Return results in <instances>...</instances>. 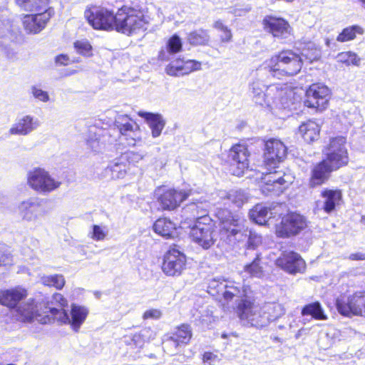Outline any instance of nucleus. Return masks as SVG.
<instances>
[{
    "label": "nucleus",
    "instance_id": "f257e3e1",
    "mask_svg": "<svg viewBox=\"0 0 365 365\" xmlns=\"http://www.w3.org/2000/svg\"><path fill=\"white\" fill-rule=\"evenodd\" d=\"M303 58L292 50H284L266 60L257 70L269 76L280 78L282 76H293L300 71Z\"/></svg>",
    "mask_w": 365,
    "mask_h": 365
},
{
    "label": "nucleus",
    "instance_id": "f03ea898",
    "mask_svg": "<svg viewBox=\"0 0 365 365\" xmlns=\"http://www.w3.org/2000/svg\"><path fill=\"white\" fill-rule=\"evenodd\" d=\"M148 23L143 11L138 6H123L115 14L114 29L129 36L140 30H145Z\"/></svg>",
    "mask_w": 365,
    "mask_h": 365
},
{
    "label": "nucleus",
    "instance_id": "7ed1b4c3",
    "mask_svg": "<svg viewBox=\"0 0 365 365\" xmlns=\"http://www.w3.org/2000/svg\"><path fill=\"white\" fill-rule=\"evenodd\" d=\"M237 313L244 324L251 327L262 328L269 324L262 307L255 303L253 297L240 300L237 306Z\"/></svg>",
    "mask_w": 365,
    "mask_h": 365
},
{
    "label": "nucleus",
    "instance_id": "20e7f679",
    "mask_svg": "<svg viewBox=\"0 0 365 365\" xmlns=\"http://www.w3.org/2000/svg\"><path fill=\"white\" fill-rule=\"evenodd\" d=\"M27 184L40 194H48L60 187L62 182L41 168H34L27 173Z\"/></svg>",
    "mask_w": 365,
    "mask_h": 365
},
{
    "label": "nucleus",
    "instance_id": "39448f33",
    "mask_svg": "<svg viewBox=\"0 0 365 365\" xmlns=\"http://www.w3.org/2000/svg\"><path fill=\"white\" fill-rule=\"evenodd\" d=\"M114 125L120 133V141L129 147L142 144V131L139 125L128 115H118Z\"/></svg>",
    "mask_w": 365,
    "mask_h": 365
},
{
    "label": "nucleus",
    "instance_id": "423d86ee",
    "mask_svg": "<svg viewBox=\"0 0 365 365\" xmlns=\"http://www.w3.org/2000/svg\"><path fill=\"white\" fill-rule=\"evenodd\" d=\"M50 312L53 317V322L56 321L60 324H68L72 329L77 331L85 322L88 310L85 307L73 304L71 309V317L66 311H62L56 307H51Z\"/></svg>",
    "mask_w": 365,
    "mask_h": 365
},
{
    "label": "nucleus",
    "instance_id": "0eeeda50",
    "mask_svg": "<svg viewBox=\"0 0 365 365\" xmlns=\"http://www.w3.org/2000/svg\"><path fill=\"white\" fill-rule=\"evenodd\" d=\"M345 145L346 138L340 136L332 138L326 149V158L324 160H327V163L334 170L348 163L349 157Z\"/></svg>",
    "mask_w": 365,
    "mask_h": 365
},
{
    "label": "nucleus",
    "instance_id": "6e6552de",
    "mask_svg": "<svg viewBox=\"0 0 365 365\" xmlns=\"http://www.w3.org/2000/svg\"><path fill=\"white\" fill-rule=\"evenodd\" d=\"M339 313L344 317L365 316V292H356L347 298L337 299Z\"/></svg>",
    "mask_w": 365,
    "mask_h": 365
},
{
    "label": "nucleus",
    "instance_id": "1a4fd4ad",
    "mask_svg": "<svg viewBox=\"0 0 365 365\" xmlns=\"http://www.w3.org/2000/svg\"><path fill=\"white\" fill-rule=\"evenodd\" d=\"M269 173H262V180L264 185L262 186V192L268 195H279L282 193L290 183L289 177L286 175L282 171L274 170L272 172L273 168L267 167Z\"/></svg>",
    "mask_w": 365,
    "mask_h": 365
},
{
    "label": "nucleus",
    "instance_id": "9d476101",
    "mask_svg": "<svg viewBox=\"0 0 365 365\" xmlns=\"http://www.w3.org/2000/svg\"><path fill=\"white\" fill-rule=\"evenodd\" d=\"M186 267V256L176 247H170L165 254L162 270L169 277H178Z\"/></svg>",
    "mask_w": 365,
    "mask_h": 365
},
{
    "label": "nucleus",
    "instance_id": "9b49d317",
    "mask_svg": "<svg viewBox=\"0 0 365 365\" xmlns=\"http://www.w3.org/2000/svg\"><path fill=\"white\" fill-rule=\"evenodd\" d=\"M307 226L305 217L296 212L284 215L277 226L276 233L279 237H289L298 235Z\"/></svg>",
    "mask_w": 365,
    "mask_h": 365
},
{
    "label": "nucleus",
    "instance_id": "f8f14e48",
    "mask_svg": "<svg viewBox=\"0 0 365 365\" xmlns=\"http://www.w3.org/2000/svg\"><path fill=\"white\" fill-rule=\"evenodd\" d=\"M213 225L209 217H203L191 227L192 240L204 249L210 248L215 242Z\"/></svg>",
    "mask_w": 365,
    "mask_h": 365
},
{
    "label": "nucleus",
    "instance_id": "ddd939ff",
    "mask_svg": "<svg viewBox=\"0 0 365 365\" xmlns=\"http://www.w3.org/2000/svg\"><path fill=\"white\" fill-rule=\"evenodd\" d=\"M84 16L95 29L110 30L115 27V15L106 9L90 8L85 11Z\"/></svg>",
    "mask_w": 365,
    "mask_h": 365
},
{
    "label": "nucleus",
    "instance_id": "4468645a",
    "mask_svg": "<svg viewBox=\"0 0 365 365\" xmlns=\"http://www.w3.org/2000/svg\"><path fill=\"white\" fill-rule=\"evenodd\" d=\"M329 94L330 91L327 86L320 83L312 84L306 91L304 105L308 108L323 110L327 107Z\"/></svg>",
    "mask_w": 365,
    "mask_h": 365
},
{
    "label": "nucleus",
    "instance_id": "2eb2a0df",
    "mask_svg": "<svg viewBox=\"0 0 365 365\" xmlns=\"http://www.w3.org/2000/svg\"><path fill=\"white\" fill-rule=\"evenodd\" d=\"M287 148L278 139H269L265 143L264 162L266 167L275 168L277 165L285 158Z\"/></svg>",
    "mask_w": 365,
    "mask_h": 365
},
{
    "label": "nucleus",
    "instance_id": "dca6fc26",
    "mask_svg": "<svg viewBox=\"0 0 365 365\" xmlns=\"http://www.w3.org/2000/svg\"><path fill=\"white\" fill-rule=\"evenodd\" d=\"M276 265L292 274L302 272L305 269V262L294 251H284L275 261Z\"/></svg>",
    "mask_w": 365,
    "mask_h": 365
},
{
    "label": "nucleus",
    "instance_id": "f3484780",
    "mask_svg": "<svg viewBox=\"0 0 365 365\" xmlns=\"http://www.w3.org/2000/svg\"><path fill=\"white\" fill-rule=\"evenodd\" d=\"M220 221L221 231L227 237H235L241 231L242 219L227 209H219L216 214Z\"/></svg>",
    "mask_w": 365,
    "mask_h": 365
},
{
    "label": "nucleus",
    "instance_id": "a211bd4d",
    "mask_svg": "<svg viewBox=\"0 0 365 365\" xmlns=\"http://www.w3.org/2000/svg\"><path fill=\"white\" fill-rule=\"evenodd\" d=\"M87 148L94 153H100L107 144H112L115 138L112 137L110 130L91 128L86 138Z\"/></svg>",
    "mask_w": 365,
    "mask_h": 365
},
{
    "label": "nucleus",
    "instance_id": "6ab92c4d",
    "mask_svg": "<svg viewBox=\"0 0 365 365\" xmlns=\"http://www.w3.org/2000/svg\"><path fill=\"white\" fill-rule=\"evenodd\" d=\"M192 195V189H170L159 197L158 201L163 210H173L179 207L182 202Z\"/></svg>",
    "mask_w": 365,
    "mask_h": 365
},
{
    "label": "nucleus",
    "instance_id": "aec40b11",
    "mask_svg": "<svg viewBox=\"0 0 365 365\" xmlns=\"http://www.w3.org/2000/svg\"><path fill=\"white\" fill-rule=\"evenodd\" d=\"M248 152L245 145H235L230 150V170L234 175L241 176L248 170Z\"/></svg>",
    "mask_w": 365,
    "mask_h": 365
},
{
    "label": "nucleus",
    "instance_id": "412c9836",
    "mask_svg": "<svg viewBox=\"0 0 365 365\" xmlns=\"http://www.w3.org/2000/svg\"><path fill=\"white\" fill-rule=\"evenodd\" d=\"M18 212L22 220L27 222L36 221L43 214L41 200L31 197L23 200L18 205Z\"/></svg>",
    "mask_w": 365,
    "mask_h": 365
},
{
    "label": "nucleus",
    "instance_id": "4be33fe9",
    "mask_svg": "<svg viewBox=\"0 0 365 365\" xmlns=\"http://www.w3.org/2000/svg\"><path fill=\"white\" fill-rule=\"evenodd\" d=\"M41 125L38 118L31 115H23L16 118L9 130L11 135H27L37 130Z\"/></svg>",
    "mask_w": 365,
    "mask_h": 365
},
{
    "label": "nucleus",
    "instance_id": "5701e85b",
    "mask_svg": "<svg viewBox=\"0 0 365 365\" xmlns=\"http://www.w3.org/2000/svg\"><path fill=\"white\" fill-rule=\"evenodd\" d=\"M16 312L24 321H37L41 324L51 322V318L48 314L42 315L38 312L37 304L33 299H29L26 302H21Z\"/></svg>",
    "mask_w": 365,
    "mask_h": 365
},
{
    "label": "nucleus",
    "instance_id": "b1692460",
    "mask_svg": "<svg viewBox=\"0 0 365 365\" xmlns=\"http://www.w3.org/2000/svg\"><path fill=\"white\" fill-rule=\"evenodd\" d=\"M31 13V14L24 15L22 19L24 29L29 34H38L41 31L51 17L54 14L51 13V11Z\"/></svg>",
    "mask_w": 365,
    "mask_h": 365
},
{
    "label": "nucleus",
    "instance_id": "393cba45",
    "mask_svg": "<svg viewBox=\"0 0 365 365\" xmlns=\"http://www.w3.org/2000/svg\"><path fill=\"white\" fill-rule=\"evenodd\" d=\"M292 93V91L289 93H287V92L282 88V87H279L277 85H270L266 87L264 97H266L265 105L264 106L271 107L272 103H276L277 101L280 99L282 107L284 109H287L289 110H292L293 109H296V106L294 103H289L288 101H284V95L286 94L288 96H290Z\"/></svg>",
    "mask_w": 365,
    "mask_h": 365
},
{
    "label": "nucleus",
    "instance_id": "a878e982",
    "mask_svg": "<svg viewBox=\"0 0 365 365\" xmlns=\"http://www.w3.org/2000/svg\"><path fill=\"white\" fill-rule=\"evenodd\" d=\"M335 170L327 160L316 164L311 170L309 186L315 188L324 184L329 178L331 173Z\"/></svg>",
    "mask_w": 365,
    "mask_h": 365
},
{
    "label": "nucleus",
    "instance_id": "bb28decb",
    "mask_svg": "<svg viewBox=\"0 0 365 365\" xmlns=\"http://www.w3.org/2000/svg\"><path fill=\"white\" fill-rule=\"evenodd\" d=\"M26 296L27 291L22 287L1 290L0 304L16 311Z\"/></svg>",
    "mask_w": 365,
    "mask_h": 365
},
{
    "label": "nucleus",
    "instance_id": "cd10ccee",
    "mask_svg": "<svg viewBox=\"0 0 365 365\" xmlns=\"http://www.w3.org/2000/svg\"><path fill=\"white\" fill-rule=\"evenodd\" d=\"M264 28L274 37L286 38L290 34V26L287 21L282 18L267 16L264 19Z\"/></svg>",
    "mask_w": 365,
    "mask_h": 365
},
{
    "label": "nucleus",
    "instance_id": "c85d7f7f",
    "mask_svg": "<svg viewBox=\"0 0 365 365\" xmlns=\"http://www.w3.org/2000/svg\"><path fill=\"white\" fill-rule=\"evenodd\" d=\"M225 288L223 289L222 296L226 301L232 300L234 297H237L242 300L245 298H252L250 295L251 289L248 286L240 287L239 283L235 282H227L225 280Z\"/></svg>",
    "mask_w": 365,
    "mask_h": 365
},
{
    "label": "nucleus",
    "instance_id": "c756f323",
    "mask_svg": "<svg viewBox=\"0 0 365 365\" xmlns=\"http://www.w3.org/2000/svg\"><path fill=\"white\" fill-rule=\"evenodd\" d=\"M21 10L28 12H47L54 14V10L49 6V0H15Z\"/></svg>",
    "mask_w": 365,
    "mask_h": 365
},
{
    "label": "nucleus",
    "instance_id": "7c9ffc66",
    "mask_svg": "<svg viewBox=\"0 0 365 365\" xmlns=\"http://www.w3.org/2000/svg\"><path fill=\"white\" fill-rule=\"evenodd\" d=\"M321 197L323 198L322 209L327 212L330 213L335 210L341 200V192L339 190L324 189L321 192Z\"/></svg>",
    "mask_w": 365,
    "mask_h": 365
},
{
    "label": "nucleus",
    "instance_id": "2f4dec72",
    "mask_svg": "<svg viewBox=\"0 0 365 365\" xmlns=\"http://www.w3.org/2000/svg\"><path fill=\"white\" fill-rule=\"evenodd\" d=\"M208 207L209 205L207 202L196 200L195 202H192L190 204L184 207L182 209V212L184 215L187 214L188 212H190L191 215L190 216H186L185 219H190V220H193L197 222L203 217H207L206 213Z\"/></svg>",
    "mask_w": 365,
    "mask_h": 365
},
{
    "label": "nucleus",
    "instance_id": "473e14b6",
    "mask_svg": "<svg viewBox=\"0 0 365 365\" xmlns=\"http://www.w3.org/2000/svg\"><path fill=\"white\" fill-rule=\"evenodd\" d=\"M153 230L158 235L169 239L177 235L175 225L167 218H159L153 225Z\"/></svg>",
    "mask_w": 365,
    "mask_h": 365
},
{
    "label": "nucleus",
    "instance_id": "72a5a7b5",
    "mask_svg": "<svg viewBox=\"0 0 365 365\" xmlns=\"http://www.w3.org/2000/svg\"><path fill=\"white\" fill-rule=\"evenodd\" d=\"M182 43L181 38L177 34L173 35L167 41L165 48H162L158 54L160 61H169L170 56L181 51Z\"/></svg>",
    "mask_w": 365,
    "mask_h": 365
},
{
    "label": "nucleus",
    "instance_id": "f704fd0d",
    "mask_svg": "<svg viewBox=\"0 0 365 365\" xmlns=\"http://www.w3.org/2000/svg\"><path fill=\"white\" fill-rule=\"evenodd\" d=\"M273 215L271 208L262 204L255 205L249 212L250 218L259 225H264Z\"/></svg>",
    "mask_w": 365,
    "mask_h": 365
},
{
    "label": "nucleus",
    "instance_id": "c9c22d12",
    "mask_svg": "<svg viewBox=\"0 0 365 365\" xmlns=\"http://www.w3.org/2000/svg\"><path fill=\"white\" fill-rule=\"evenodd\" d=\"M192 336L191 327L187 324H182L177 327L174 331L166 335L165 341L172 340L174 342H189Z\"/></svg>",
    "mask_w": 365,
    "mask_h": 365
},
{
    "label": "nucleus",
    "instance_id": "e433bc0d",
    "mask_svg": "<svg viewBox=\"0 0 365 365\" xmlns=\"http://www.w3.org/2000/svg\"><path fill=\"white\" fill-rule=\"evenodd\" d=\"M139 115L147 120V123L151 129L152 136L157 138L160 136L165 126V122L162 116L159 114L151 113H139Z\"/></svg>",
    "mask_w": 365,
    "mask_h": 365
},
{
    "label": "nucleus",
    "instance_id": "4c0bfd02",
    "mask_svg": "<svg viewBox=\"0 0 365 365\" xmlns=\"http://www.w3.org/2000/svg\"><path fill=\"white\" fill-rule=\"evenodd\" d=\"M319 125L312 120L303 123L299 127V133L307 143H312L317 140L319 135Z\"/></svg>",
    "mask_w": 365,
    "mask_h": 365
},
{
    "label": "nucleus",
    "instance_id": "58836bf2",
    "mask_svg": "<svg viewBox=\"0 0 365 365\" xmlns=\"http://www.w3.org/2000/svg\"><path fill=\"white\" fill-rule=\"evenodd\" d=\"M128 170V164L120 156L107 167L106 172L110 173L112 179H121L125 176Z\"/></svg>",
    "mask_w": 365,
    "mask_h": 365
},
{
    "label": "nucleus",
    "instance_id": "ea45409f",
    "mask_svg": "<svg viewBox=\"0 0 365 365\" xmlns=\"http://www.w3.org/2000/svg\"><path fill=\"white\" fill-rule=\"evenodd\" d=\"M262 311L264 312L266 318H267L268 324L273 322L284 314V307L277 302L266 303L262 306Z\"/></svg>",
    "mask_w": 365,
    "mask_h": 365
},
{
    "label": "nucleus",
    "instance_id": "a19ab883",
    "mask_svg": "<svg viewBox=\"0 0 365 365\" xmlns=\"http://www.w3.org/2000/svg\"><path fill=\"white\" fill-rule=\"evenodd\" d=\"M302 316H311L317 320H326L327 316L319 302H315L305 305L302 309Z\"/></svg>",
    "mask_w": 365,
    "mask_h": 365
},
{
    "label": "nucleus",
    "instance_id": "79ce46f5",
    "mask_svg": "<svg viewBox=\"0 0 365 365\" xmlns=\"http://www.w3.org/2000/svg\"><path fill=\"white\" fill-rule=\"evenodd\" d=\"M266 86L259 80L254 81L250 84V90L252 94V99L255 103L264 106L266 97H264Z\"/></svg>",
    "mask_w": 365,
    "mask_h": 365
},
{
    "label": "nucleus",
    "instance_id": "37998d69",
    "mask_svg": "<svg viewBox=\"0 0 365 365\" xmlns=\"http://www.w3.org/2000/svg\"><path fill=\"white\" fill-rule=\"evenodd\" d=\"M226 198L236 207H240L247 202L249 195L243 190H232L226 194Z\"/></svg>",
    "mask_w": 365,
    "mask_h": 365
},
{
    "label": "nucleus",
    "instance_id": "c03bdc74",
    "mask_svg": "<svg viewBox=\"0 0 365 365\" xmlns=\"http://www.w3.org/2000/svg\"><path fill=\"white\" fill-rule=\"evenodd\" d=\"M299 55V56L302 57L303 63L304 61L311 63V62L318 59L320 57L321 52H320V50L316 47L314 43H308L302 49V51Z\"/></svg>",
    "mask_w": 365,
    "mask_h": 365
},
{
    "label": "nucleus",
    "instance_id": "a18cd8bd",
    "mask_svg": "<svg viewBox=\"0 0 365 365\" xmlns=\"http://www.w3.org/2000/svg\"><path fill=\"white\" fill-rule=\"evenodd\" d=\"M109 229L105 225H93L88 233V237L96 242L103 241L107 238Z\"/></svg>",
    "mask_w": 365,
    "mask_h": 365
},
{
    "label": "nucleus",
    "instance_id": "49530a36",
    "mask_svg": "<svg viewBox=\"0 0 365 365\" xmlns=\"http://www.w3.org/2000/svg\"><path fill=\"white\" fill-rule=\"evenodd\" d=\"M187 41L194 46L206 45L210 41V36L206 30L199 29L190 33L187 36Z\"/></svg>",
    "mask_w": 365,
    "mask_h": 365
},
{
    "label": "nucleus",
    "instance_id": "de8ad7c7",
    "mask_svg": "<svg viewBox=\"0 0 365 365\" xmlns=\"http://www.w3.org/2000/svg\"><path fill=\"white\" fill-rule=\"evenodd\" d=\"M363 33L364 30L361 26L358 25L351 26L344 29L338 35L336 40L339 42H346L354 39L357 34H362Z\"/></svg>",
    "mask_w": 365,
    "mask_h": 365
},
{
    "label": "nucleus",
    "instance_id": "09e8293b",
    "mask_svg": "<svg viewBox=\"0 0 365 365\" xmlns=\"http://www.w3.org/2000/svg\"><path fill=\"white\" fill-rule=\"evenodd\" d=\"M244 271L253 277L261 278L263 276V269L260 265L259 255H257L255 259L250 264L245 266Z\"/></svg>",
    "mask_w": 365,
    "mask_h": 365
},
{
    "label": "nucleus",
    "instance_id": "8fccbe9b",
    "mask_svg": "<svg viewBox=\"0 0 365 365\" xmlns=\"http://www.w3.org/2000/svg\"><path fill=\"white\" fill-rule=\"evenodd\" d=\"M41 282L43 284L49 287H54L61 289L65 284V279L61 274L44 275L41 277Z\"/></svg>",
    "mask_w": 365,
    "mask_h": 365
},
{
    "label": "nucleus",
    "instance_id": "3c124183",
    "mask_svg": "<svg viewBox=\"0 0 365 365\" xmlns=\"http://www.w3.org/2000/svg\"><path fill=\"white\" fill-rule=\"evenodd\" d=\"M51 306L46 307V311L43 312L45 314H48L51 318V322L53 321V317L50 312L51 307H56L62 311H65L63 307L67 305V300L63 297L61 294L56 293L52 296L50 302Z\"/></svg>",
    "mask_w": 365,
    "mask_h": 365
},
{
    "label": "nucleus",
    "instance_id": "603ef678",
    "mask_svg": "<svg viewBox=\"0 0 365 365\" xmlns=\"http://www.w3.org/2000/svg\"><path fill=\"white\" fill-rule=\"evenodd\" d=\"M336 60L338 62L345 63L347 66H359L360 63V58L358 57L356 53L351 51L341 52L339 53L336 56Z\"/></svg>",
    "mask_w": 365,
    "mask_h": 365
},
{
    "label": "nucleus",
    "instance_id": "864d4df0",
    "mask_svg": "<svg viewBox=\"0 0 365 365\" xmlns=\"http://www.w3.org/2000/svg\"><path fill=\"white\" fill-rule=\"evenodd\" d=\"M225 279H213L210 281L208 284V292L212 295L219 294L222 295L223 289L225 288Z\"/></svg>",
    "mask_w": 365,
    "mask_h": 365
},
{
    "label": "nucleus",
    "instance_id": "5fc2aeb1",
    "mask_svg": "<svg viewBox=\"0 0 365 365\" xmlns=\"http://www.w3.org/2000/svg\"><path fill=\"white\" fill-rule=\"evenodd\" d=\"M76 51L86 57L92 56V46L86 40L77 41L74 43Z\"/></svg>",
    "mask_w": 365,
    "mask_h": 365
},
{
    "label": "nucleus",
    "instance_id": "6e6d98bb",
    "mask_svg": "<svg viewBox=\"0 0 365 365\" xmlns=\"http://www.w3.org/2000/svg\"><path fill=\"white\" fill-rule=\"evenodd\" d=\"M165 71L168 75L172 76H183L184 73L182 72V67L181 64V61H176L168 64L165 68Z\"/></svg>",
    "mask_w": 365,
    "mask_h": 365
},
{
    "label": "nucleus",
    "instance_id": "4d7b16f0",
    "mask_svg": "<svg viewBox=\"0 0 365 365\" xmlns=\"http://www.w3.org/2000/svg\"><path fill=\"white\" fill-rule=\"evenodd\" d=\"M181 64L184 75L201 69V63L195 60L182 61Z\"/></svg>",
    "mask_w": 365,
    "mask_h": 365
},
{
    "label": "nucleus",
    "instance_id": "13d9d810",
    "mask_svg": "<svg viewBox=\"0 0 365 365\" xmlns=\"http://www.w3.org/2000/svg\"><path fill=\"white\" fill-rule=\"evenodd\" d=\"M31 93L35 99L43 103H47L50 101L48 93L47 91H43L38 86H31Z\"/></svg>",
    "mask_w": 365,
    "mask_h": 365
},
{
    "label": "nucleus",
    "instance_id": "bf43d9fd",
    "mask_svg": "<svg viewBox=\"0 0 365 365\" xmlns=\"http://www.w3.org/2000/svg\"><path fill=\"white\" fill-rule=\"evenodd\" d=\"M120 157L122 160H124L128 165L130 164H135L141 160L143 158V155L139 153H135L133 151H127L123 153Z\"/></svg>",
    "mask_w": 365,
    "mask_h": 365
},
{
    "label": "nucleus",
    "instance_id": "052dcab7",
    "mask_svg": "<svg viewBox=\"0 0 365 365\" xmlns=\"http://www.w3.org/2000/svg\"><path fill=\"white\" fill-rule=\"evenodd\" d=\"M262 242L261 236L256 233L250 232V235L247 240V247L250 249H255Z\"/></svg>",
    "mask_w": 365,
    "mask_h": 365
},
{
    "label": "nucleus",
    "instance_id": "680f3d73",
    "mask_svg": "<svg viewBox=\"0 0 365 365\" xmlns=\"http://www.w3.org/2000/svg\"><path fill=\"white\" fill-rule=\"evenodd\" d=\"M202 360L205 363H207L209 365H217L220 359L217 355L210 351H206L202 356Z\"/></svg>",
    "mask_w": 365,
    "mask_h": 365
},
{
    "label": "nucleus",
    "instance_id": "e2e57ef3",
    "mask_svg": "<svg viewBox=\"0 0 365 365\" xmlns=\"http://www.w3.org/2000/svg\"><path fill=\"white\" fill-rule=\"evenodd\" d=\"M13 264V257L9 253L0 252V267L9 266Z\"/></svg>",
    "mask_w": 365,
    "mask_h": 365
},
{
    "label": "nucleus",
    "instance_id": "0e129e2a",
    "mask_svg": "<svg viewBox=\"0 0 365 365\" xmlns=\"http://www.w3.org/2000/svg\"><path fill=\"white\" fill-rule=\"evenodd\" d=\"M162 315L161 312L159 309H153L147 310L143 314V318L144 319H158L160 318Z\"/></svg>",
    "mask_w": 365,
    "mask_h": 365
},
{
    "label": "nucleus",
    "instance_id": "69168bd1",
    "mask_svg": "<svg viewBox=\"0 0 365 365\" xmlns=\"http://www.w3.org/2000/svg\"><path fill=\"white\" fill-rule=\"evenodd\" d=\"M55 61L58 66H66L69 63V58L67 55L61 54L56 57Z\"/></svg>",
    "mask_w": 365,
    "mask_h": 365
},
{
    "label": "nucleus",
    "instance_id": "338daca9",
    "mask_svg": "<svg viewBox=\"0 0 365 365\" xmlns=\"http://www.w3.org/2000/svg\"><path fill=\"white\" fill-rule=\"evenodd\" d=\"M232 37L231 31L228 29L222 31V34L220 35V38L222 42H229L231 41Z\"/></svg>",
    "mask_w": 365,
    "mask_h": 365
},
{
    "label": "nucleus",
    "instance_id": "774afa93",
    "mask_svg": "<svg viewBox=\"0 0 365 365\" xmlns=\"http://www.w3.org/2000/svg\"><path fill=\"white\" fill-rule=\"evenodd\" d=\"M214 27L216 29L220 31L221 32L228 29L226 26L223 24V23L221 21H217L214 24Z\"/></svg>",
    "mask_w": 365,
    "mask_h": 365
}]
</instances>
